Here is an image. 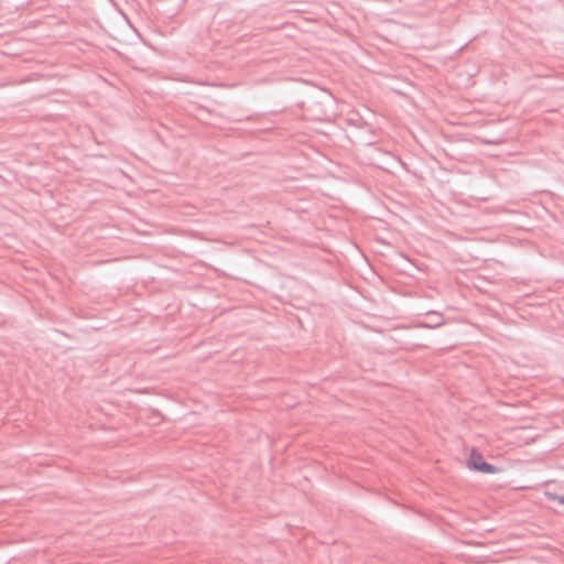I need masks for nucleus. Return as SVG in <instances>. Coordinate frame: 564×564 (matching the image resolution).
<instances>
[{"label": "nucleus", "mask_w": 564, "mask_h": 564, "mask_svg": "<svg viewBox=\"0 0 564 564\" xmlns=\"http://www.w3.org/2000/svg\"><path fill=\"white\" fill-rule=\"evenodd\" d=\"M438 319H441V317H440V316H438ZM440 325H442V322H441V321H436V322L434 323V326H435V327H436V326H440Z\"/></svg>", "instance_id": "7ed1b4c3"}, {"label": "nucleus", "mask_w": 564, "mask_h": 564, "mask_svg": "<svg viewBox=\"0 0 564 564\" xmlns=\"http://www.w3.org/2000/svg\"><path fill=\"white\" fill-rule=\"evenodd\" d=\"M544 495L549 500L556 501L560 505H564V492L558 494L547 489L544 491Z\"/></svg>", "instance_id": "f03ea898"}, {"label": "nucleus", "mask_w": 564, "mask_h": 564, "mask_svg": "<svg viewBox=\"0 0 564 564\" xmlns=\"http://www.w3.org/2000/svg\"><path fill=\"white\" fill-rule=\"evenodd\" d=\"M468 467L484 474H495L499 470L496 466L486 463L476 449H473L470 453Z\"/></svg>", "instance_id": "f257e3e1"}]
</instances>
